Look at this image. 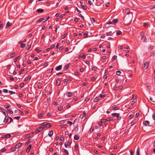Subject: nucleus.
Here are the masks:
<instances>
[{
    "instance_id": "nucleus-50",
    "label": "nucleus",
    "mask_w": 155,
    "mask_h": 155,
    "mask_svg": "<svg viewBox=\"0 0 155 155\" xmlns=\"http://www.w3.org/2000/svg\"><path fill=\"white\" fill-rule=\"evenodd\" d=\"M9 92L10 94H15V92H13L12 91H9Z\"/></svg>"
},
{
    "instance_id": "nucleus-28",
    "label": "nucleus",
    "mask_w": 155,
    "mask_h": 155,
    "mask_svg": "<svg viewBox=\"0 0 155 155\" xmlns=\"http://www.w3.org/2000/svg\"><path fill=\"white\" fill-rule=\"evenodd\" d=\"M63 108V106H59L58 108V111H61Z\"/></svg>"
},
{
    "instance_id": "nucleus-64",
    "label": "nucleus",
    "mask_w": 155,
    "mask_h": 155,
    "mask_svg": "<svg viewBox=\"0 0 155 155\" xmlns=\"http://www.w3.org/2000/svg\"><path fill=\"white\" fill-rule=\"evenodd\" d=\"M64 138L63 137H61L60 138V140L61 141H63L64 140Z\"/></svg>"
},
{
    "instance_id": "nucleus-13",
    "label": "nucleus",
    "mask_w": 155,
    "mask_h": 155,
    "mask_svg": "<svg viewBox=\"0 0 155 155\" xmlns=\"http://www.w3.org/2000/svg\"><path fill=\"white\" fill-rule=\"evenodd\" d=\"M22 143H18L15 145V148L17 149L19 148L20 147Z\"/></svg>"
},
{
    "instance_id": "nucleus-42",
    "label": "nucleus",
    "mask_w": 155,
    "mask_h": 155,
    "mask_svg": "<svg viewBox=\"0 0 155 155\" xmlns=\"http://www.w3.org/2000/svg\"><path fill=\"white\" fill-rule=\"evenodd\" d=\"M65 121V120H61V121H59V123L60 124H64V123Z\"/></svg>"
},
{
    "instance_id": "nucleus-25",
    "label": "nucleus",
    "mask_w": 155,
    "mask_h": 155,
    "mask_svg": "<svg viewBox=\"0 0 155 155\" xmlns=\"http://www.w3.org/2000/svg\"><path fill=\"white\" fill-rule=\"evenodd\" d=\"M112 32L111 31H109L107 32L106 33V35L108 36H111L112 35Z\"/></svg>"
},
{
    "instance_id": "nucleus-3",
    "label": "nucleus",
    "mask_w": 155,
    "mask_h": 155,
    "mask_svg": "<svg viewBox=\"0 0 155 155\" xmlns=\"http://www.w3.org/2000/svg\"><path fill=\"white\" fill-rule=\"evenodd\" d=\"M111 115L113 117H117V119L118 120L121 119V117L120 116V114L118 113H112Z\"/></svg>"
},
{
    "instance_id": "nucleus-36",
    "label": "nucleus",
    "mask_w": 155,
    "mask_h": 155,
    "mask_svg": "<svg viewBox=\"0 0 155 155\" xmlns=\"http://www.w3.org/2000/svg\"><path fill=\"white\" fill-rule=\"evenodd\" d=\"M6 149L5 148H3L1 149V151L2 153H4L6 151Z\"/></svg>"
},
{
    "instance_id": "nucleus-54",
    "label": "nucleus",
    "mask_w": 155,
    "mask_h": 155,
    "mask_svg": "<svg viewBox=\"0 0 155 155\" xmlns=\"http://www.w3.org/2000/svg\"><path fill=\"white\" fill-rule=\"evenodd\" d=\"M148 24L147 23H143V26L145 27H147L148 26Z\"/></svg>"
},
{
    "instance_id": "nucleus-23",
    "label": "nucleus",
    "mask_w": 155,
    "mask_h": 155,
    "mask_svg": "<svg viewBox=\"0 0 155 155\" xmlns=\"http://www.w3.org/2000/svg\"><path fill=\"white\" fill-rule=\"evenodd\" d=\"M112 108L114 110H116L118 108V107H117L116 105L113 106Z\"/></svg>"
},
{
    "instance_id": "nucleus-57",
    "label": "nucleus",
    "mask_w": 155,
    "mask_h": 155,
    "mask_svg": "<svg viewBox=\"0 0 155 155\" xmlns=\"http://www.w3.org/2000/svg\"><path fill=\"white\" fill-rule=\"evenodd\" d=\"M107 78V76L106 74H104L103 77V78L104 79H106Z\"/></svg>"
},
{
    "instance_id": "nucleus-31",
    "label": "nucleus",
    "mask_w": 155,
    "mask_h": 155,
    "mask_svg": "<svg viewBox=\"0 0 155 155\" xmlns=\"http://www.w3.org/2000/svg\"><path fill=\"white\" fill-rule=\"evenodd\" d=\"M121 73V72L120 71H117L116 72L117 75H120Z\"/></svg>"
},
{
    "instance_id": "nucleus-63",
    "label": "nucleus",
    "mask_w": 155,
    "mask_h": 155,
    "mask_svg": "<svg viewBox=\"0 0 155 155\" xmlns=\"http://www.w3.org/2000/svg\"><path fill=\"white\" fill-rule=\"evenodd\" d=\"M9 78H10V79L11 81H14V78L13 77H9Z\"/></svg>"
},
{
    "instance_id": "nucleus-1",
    "label": "nucleus",
    "mask_w": 155,
    "mask_h": 155,
    "mask_svg": "<svg viewBox=\"0 0 155 155\" xmlns=\"http://www.w3.org/2000/svg\"><path fill=\"white\" fill-rule=\"evenodd\" d=\"M41 124H40L39 127L36 129L35 133V134H37L40 132L42 131L43 130V127Z\"/></svg>"
},
{
    "instance_id": "nucleus-34",
    "label": "nucleus",
    "mask_w": 155,
    "mask_h": 155,
    "mask_svg": "<svg viewBox=\"0 0 155 155\" xmlns=\"http://www.w3.org/2000/svg\"><path fill=\"white\" fill-rule=\"evenodd\" d=\"M20 58V56H17V57L16 58H15V59H14V62H16L17 60V59H18Z\"/></svg>"
},
{
    "instance_id": "nucleus-53",
    "label": "nucleus",
    "mask_w": 155,
    "mask_h": 155,
    "mask_svg": "<svg viewBox=\"0 0 155 155\" xmlns=\"http://www.w3.org/2000/svg\"><path fill=\"white\" fill-rule=\"evenodd\" d=\"M49 18H50V17L48 16L47 18H46V19H45V21H43V22H44L45 21H47Z\"/></svg>"
},
{
    "instance_id": "nucleus-59",
    "label": "nucleus",
    "mask_w": 155,
    "mask_h": 155,
    "mask_svg": "<svg viewBox=\"0 0 155 155\" xmlns=\"http://www.w3.org/2000/svg\"><path fill=\"white\" fill-rule=\"evenodd\" d=\"M66 35H67L66 34H64L63 35L61 36L62 38H64L65 37V36H66Z\"/></svg>"
},
{
    "instance_id": "nucleus-29",
    "label": "nucleus",
    "mask_w": 155,
    "mask_h": 155,
    "mask_svg": "<svg viewBox=\"0 0 155 155\" xmlns=\"http://www.w3.org/2000/svg\"><path fill=\"white\" fill-rule=\"evenodd\" d=\"M8 118L7 117V118H6V117L5 118V119H4V122L5 123H7V122H8Z\"/></svg>"
},
{
    "instance_id": "nucleus-12",
    "label": "nucleus",
    "mask_w": 155,
    "mask_h": 155,
    "mask_svg": "<svg viewBox=\"0 0 155 155\" xmlns=\"http://www.w3.org/2000/svg\"><path fill=\"white\" fill-rule=\"evenodd\" d=\"M44 11L43 9L41 8H39L37 9L36 10V12L38 13H42Z\"/></svg>"
},
{
    "instance_id": "nucleus-45",
    "label": "nucleus",
    "mask_w": 155,
    "mask_h": 155,
    "mask_svg": "<svg viewBox=\"0 0 155 155\" xmlns=\"http://www.w3.org/2000/svg\"><path fill=\"white\" fill-rule=\"evenodd\" d=\"M67 124H70V125H71L72 124V123L71 121H68L67 122Z\"/></svg>"
},
{
    "instance_id": "nucleus-10",
    "label": "nucleus",
    "mask_w": 155,
    "mask_h": 155,
    "mask_svg": "<svg viewBox=\"0 0 155 155\" xmlns=\"http://www.w3.org/2000/svg\"><path fill=\"white\" fill-rule=\"evenodd\" d=\"M86 113L85 112V111L84 112L83 114L81 115L80 116V118L81 119H82L86 115Z\"/></svg>"
},
{
    "instance_id": "nucleus-56",
    "label": "nucleus",
    "mask_w": 155,
    "mask_h": 155,
    "mask_svg": "<svg viewBox=\"0 0 155 155\" xmlns=\"http://www.w3.org/2000/svg\"><path fill=\"white\" fill-rule=\"evenodd\" d=\"M102 122L101 121H100L98 123V125L99 126H102Z\"/></svg>"
},
{
    "instance_id": "nucleus-58",
    "label": "nucleus",
    "mask_w": 155,
    "mask_h": 155,
    "mask_svg": "<svg viewBox=\"0 0 155 155\" xmlns=\"http://www.w3.org/2000/svg\"><path fill=\"white\" fill-rule=\"evenodd\" d=\"M100 97H101V98H104L105 97V95H102L101 94L100 95Z\"/></svg>"
},
{
    "instance_id": "nucleus-7",
    "label": "nucleus",
    "mask_w": 155,
    "mask_h": 155,
    "mask_svg": "<svg viewBox=\"0 0 155 155\" xmlns=\"http://www.w3.org/2000/svg\"><path fill=\"white\" fill-rule=\"evenodd\" d=\"M31 76L30 75L28 76L27 77H26L24 79V81H27L28 80L30 81L31 79Z\"/></svg>"
},
{
    "instance_id": "nucleus-17",
    "label": "nucleus",
    "mask_w": 155,
    "mask_h": 155,
    "mask_svg": "<svg viewBox=\"0 0 155 155\" xmlns=\"http://www.w3.org/2000/svg\"><path fill=\"white\" fill-rule=\"evenodd\" d=\"M114 120L113 118L112 117H107L106 118V120L107 121H110L113 120Z\"/></svg>"
},
{
    "instance_id": "nucleus-40",
    "label": "nucleus",
    "mask_w": 155,
    "mask_h": 155,
    "mask_svg": "<svg viewBox=\"0 0 155 155\" xmlns=\"http://www.w3.org/2000/svg\"><path fill=\"white\" fill-rule=\"evenodd\" d=\"M117 58V56L116 55L114 56L112 58V60L113 61L116 59Z\"/></svg>"
},
{
    "instance_id": "nucleus-32",
    "label": "nucleus",
    "mask_w": 155,
    "mask_h": 155,
    "mask_svg": "<svg viewBox=\"0 0 155 155\" xmlns=\"http://www.w3.org/2000/svg\"><path fill=\"white\" fill-rule=\"evenodd\" d=\"M67 125L66 124H63L61 126V127L62 128H67Z\"/></svg>"
},
{
    "instance_id": "nucleus-11",
    "label": "nucleus",
    "mask_w": 155,
    "mask_h": 155,
    "mask_svg": "<svg viewBox=\"0 0 155 155\" xmlns=\"http://www.w3.org/2000/svg\"><path fill=\"white\" fill-rule=\"evenodd\" d=\"M62 65H60L57 66V67H56L55 68V69L57 71L60 70L62 68Z\"/></svg>"
},
{
    "instance_id": "nucleus-16",
    "label": "nucleus",
    "mask_w": 155,
    "mask_h": 155,
    "mask_svg": "<svg viewBox=\"0 0 155 155\" xmlns=\"http://www.w3.org/2000/svg\"><path fill=\"white\" fill-rule=\"evenodd\" d=\"M81 8L84 10H86L87 9V6L84 5H83L82 4H81Z\"/></svg>"
},
{
    "instance_id": "nucleus-43",
    "label": "nucleus",
    "mask_w": 155,
    "mask_h": 155,
    "mask_svg": "<svg viewBox=\"0 0 155 155\" xmlns=\"http://www.w3.org/2000/svg\"><path fill=\"white\" fill-rule=\"evenodd\" d=\"M97 79V78L94 77H92L91 78V80L92 81H95Z\"/></svg>"
},
{
    "instance_id": "nucleus-19",
    "label": "nucleus",
    "mask_w": 155,
    "mask_h": 155,
    "mask_svg": "<svg viewBox=\"0 0 155 155\" xmlns=\"http://www.w3.org/2000/svg\"><path fill=\"white\" fill-rule=\"evenodd\" d=\"M45 19L43 18H40V19H38L37 21V23H39L41 22V21H42L43 20H44Z\"/></svg>"
},
{
    "instance_id": "nucleus-26",
    "label": "nucleus",
    "mask_w": 155,
    "mask_h": 155,
    "mask_svg": "<svg viewBox=\"0 0 155 155\" xmlns=\"http://www.w3.org/2000/svg\"><path fill=\"white\" fill-rule=\"evenodd\" d=\"M99 100L98 97H96L94 99L93 101L94 102H97Z\"/></svg>"
},
{
    "instance_id": "nucleus-22",
    "label": "nucleus",
    "mask_w": 155,
    "mask_h": 155,
    "mask_svg": "<svg viewBox=\"0 0 155 155\" xmlns=\"http://www.w3.org/2000/svg\"><path fill=\"white\" fill-rule=\"evenodd\" d=\"M53 135V132L52 131H49V133L48 134V135L50 137H51Z\"/></svg>"
},
{
    "instance_id": "nucleus-37",
    "label": "nucleus",
    "mask_w": 155,
    "mask_h": 155,
    "mask_svg": "<svg viewBox=\"0 0 155 155\" xmlns=\"http://www.w3.org/2000/svg\"><path fill=\"white\" fill-rule=\"evenodd\" d=\"M44 116L43 114H38V117H41Z\"/></svg>"
},
{
    "instance_id": "nucleus-48",
    "label": "nucleus",
    "mask_w": 155,
    "mask_h": 155,
    "mask_svg": "<svg viewBox=\"0 0 155 155\" xmlns=\"http://www.w3.org/2000/svg\"><path fill=\"white\" fill-rule=\"evenodd\" d=\"M123 88V86L122 85H120L118 87V89L119 90H121Z\"/></svg>"
},
{
    "instance_id": "nucleus-2",
    "label": "nucleus",
    "mask_w": 155,
    "mask_h": 155,
    "mask_svg": "<svg viewBox=\"0 0 155 155\" xmlns=\"http://www.w3.org/2000/svg\"><path fill=\"white\" fill-rule=\"evenodd\" d=\"M43 127V128L45 127L46 128H50L51 127V125L50 123H47V122H45L41 124Z\"/></svg>"
},
{
    "instance_id": "nucleus-20",
    "label": "nucleus",
    "mask_w": 155,
    "mask_h": 155,
    "mask_svg": "<svg viewBox=\"0 0 155 155\" xmlns=\"http://www.w3.org/2000/svg\"><path fill=\"white\" fill-rule=\"evenodd\" d=\"M69 64H67L65 66L64 68V70H67L69 68Z\"/></svg>"
},
{
    "instance_id": "nucleus-38",
    "label": "nucleus",
    "mask_w": 155,
    "mask_h": 155,
    "mask_svg": "<svg viewBox=\"0 0 155 155\" xmlns=\"http://www.w3.org/2000/svg\"><path fill=\"white\" fill-rule=\"evenodd\" d=\"M31 45H27V49L28 50L31 47Z\"/></svg>"
},
{
    "instance_id": "nucleus-30",
    "label": "nucleus",
    "mask_w": 155,
    "mask_h": 155,
    "mask_svg": "<svg viewBox=\"0 0 155 155\" xmlns=\"http://www.w3.org/2000/svg\"><path fill=\"white\" fill-rule=\"evenodd\" d=\"M35 51H36L37 52L39 53L41 52V50L38 49V48H36L35 49Z\"/></svg>"
},
{
    "instance_id": "nucleus-33",
    "label": "nucleus",
    "mask_w": 155,
    "mask_h": 155,
    "mask_svg": "<svg viewBox=\"0 0 155 155\" xmlns=\"http://www.w3.org/2000/svg\"><path fill=\"white\" fill-rule=\"evenodd\" d=\"M118 21V20L117 19H114L112 21V22L113 23H116Z\"/></svg>"
},
{
    "instance_id": "nucleus-18",
    "label": "nucleus",
    "mask_w": 155,
    "mask_h": 155,
    "mask_svg": "<svg viewBox=\"0 0 155 155\" xmlns=\"http://www.w3.org/2000/svg\"><path fill=\"white\" fill-rule=\"evenodd\" d=\"M72 93L70 92H67L66 93V95L68 97H71L72 96Z\"/></svg>"
},
{
    "instance_id": "nucleus-61",
    "label": "nucleus",
    "mask_w": 155,
    "mask_h": 155,
    "mask_svg": "<svg viewBox=\"0 0 155 155\" xmlns=\"http://www.w3.org/2000/svg\"><path fill=\"white\" fill-rule=\"evenodd\" d=\"M80 71L81 72H83L84 71V69L83 68H81L80 69Z\"/></svg>"
},
{
    "instance_id": "nucleus-8",
    "label": "nucleus",
    "mask_w": 155,
    "mask_h": 155,
    "mask_svg": "<svg viewBox=\"0 0 155 155\" xmlns=\"http://www.w3.org/2000/svg\"><path fill=\"white\" fill-rule=\"evenodd\" d=\"M61 81L60 79L58 78L56 81V84L57 85L59 86L61 84Z\"/></svg>"
},
{
    "instance_id": "nucleus-51",
    "label": "nucleus",
    "mask_w": 155,
    "mask_h": 155,
    "mask_svg": "<svg viewBox=\"0 0 155 155\" xmlns=\"http://www.w3.org/2000/svg\"><path fill=\"white\" fill-rule=\"evenodd\" d=\"M15 148H16L15 147H12L11 149V150H12V151L14 152L15 150Z\"/></svg>"
},
{
    "instance_id": "nucleus-41",
    "label": "nucleus",
    "mask_w": 155,
    "mask_h": 155,
    "mask_svg": "<svg viewBox=\"0 0 155 155\" xmlns=\"http://www.w3.org/2000/svg\"><path fill=\"white\" fill-rule=\"evenodd\" d=\"M25 46V44H23L21 45L20 47L21 48H23Z\"/></svg>"
},
{
    "instance_id": "nucleus-62",
    "label": "nucleus",
    "mask_w": 155,
    "mask_h": 155,
    "mask_svg": "<svg viewBox=\"0 0 155 155\" xmlns=\"http://www.w3.org/2000/svg\"><path fill=\"white\" fill-rule=\"evenodd\" d=\"M135 123L134 121H133L130 123L131 125V126L133 125H134L135 124Z\"/></svg>"
},
{
    "instance_id": "nucleus-15",
    "label": "nucleus",
    "mask_w": 155,
    "mask_h": 155,
    "mask_svg": "<svg viewBox=\"0 0 155 155\" xmlns=\"http://www.w3.org/2000/svg\"><path fill=\"white\" fill-rule=\"evenodd\" d=\"M12 25V23H10L8 21L7 23L6 24V28H8L10 26H11V25Z\"/></svg>"
},
{
    "instance_id": "nucleus-6",
    "label": "nucleus",
    "mask_w": 155,
    "mask_h": 155,
    "mask_svg": "<svg viewBox=\"0 0 155 155\" xmlns=\"http://www.w3.org/2000/svg\"><path fill=\"white\" fill-rule=\"evenodd\" d=\"M71 142H70V141H68L67 142H65L64 143V146L65 147L67 148L68 146H70L71 145Z\"/></svg>"
},
{
    "instance_id": "nucleus-14",
    "label": "nucleus",
    "mask_w": 155,
    "mask_h": 155,
    "mask_svg": "<svg viewBox=\"0 0 155 155\" xmlns=\"http://www.w3.org/2000/svg\"><path fill=\"white\" fill-rule=\"evenodd\" d=\"M80 137L77 135H75L74 137V139L76 140H78L79 139Z\"/></svg>"
},
{
    "instance_id": "nucleus-44",
    "label": "nucleus",
    "mask_w": 155,
    "mask_h": 155,
    "mask_svg": "<svg viewBox=\"0 0 155 155\" xmlns=\"http://www.w3.org/2000/svg\"><path fill=\"white\" fill-rule=\"evenodd\" d=\"M8 112L10 114H12L13 113V111L11 109H9L8 110Z\"/></svg>"
},
{
    "instance_id": "nucleus-49",
    "label": "nucleus",
    "mask_w": 155,
    "mask_h": 155,
    "mask_svg": "<svg viewBox=\"0 0 155 155\" xmlns=\"http://www.w3.org/2000/svg\"><path fill=\"white\" fill-rule=\"evenodd\" d=\"M3 91L4 93H7L8 92V91L7 89H3Z\"/></svg>"
},
{
    "instance_id": "nucleus-55",
    "label": "nucleus",
    "mask_w": 155,
    "mask_h": 155,
    "mask_svg": "<svg viewBox=\"0 0 155 155\" xmlns=\"http://www.w3.org/2000/svg\"><path fill=\"white\" fill-rule=\"evenodd\" d=\"M30 134H28L25 137L26 138L28 139L30 137Z\"/></svg>"
},
{
    "instance_id": "nucleus-24",
    "label": "nucleus",
    "mask_w": 155,
    "mask_h": 155,
    "mask_svg": "<svg viewBox=\"0 0 155 155\" xmlns=\"http://www.w3.org/2000/svg\"><path fill=\"white\" fill-rule=\"evenodd\" d=\"M125 13H127V14H129L130 12V10L128 8H126L125 9Z\"/></svg>"
},
{
    "instance_id": "nucleus-60",
    "label": "nucleus",
    "mask_w": 155,
    "mask_h": 155,
    "mask_svg": "<svg viewBox=\"0 0 155 155\" xmlns=\"http://www.w3.org/2000/svg\"><path fill=\"white\" fill-rule=\"evenodd\" d=\"M21 117L20 116H17V117H14V118L16 119L17 120H19L20 119Z\"/></svg>"
},
{
    "instance_id": "nucleus-39",
    "label": "nucleus",
    "mask_w": 155,
    "mask_h": 155,
    "mask_svg": "<svg viewBox=\"0 0 155 155\" xmlns=\"http://www.w3.org/2000/svg\"><path fill=\"white\" fill-rule=\"evenodd\" d=\"M137 155H140L139 154V149L138 147L137 150Z\"/></svg>"
},
{
    "instance_id": "nucleus-27",
    "label": "nucleus",
    "mask_w": 155,
    "mask_h": 155,
    "mask_svg": "<svg viewBox=\"0 0 155 155\" xmlns=\"http://www.w3.org/2000/svg\"><path fill=\"white\" fill-rule=\"evenodd\" d=\"M116 33L117 35H121L122 34V32L120 30H118L117 31Z\"/></svg>"
},
{
    "instance_id": "nucleus-21",
    "label": "nucleus",
    "mask_w": 155,
    "mask_h": 155,
    "mask_svg": "<svg viewBox=\"0 0 155 155\" xmlns=\"http://www.w3.org/2000/svg\"><path fill=\"white\" fill-rule=\"evenodd\" d=\"M144 124L146 126H147L149 125L150 122L148 121L147 120L144 122Z\"/></svg>"
},
{
    "instance_id": "nucleus-46",
    "label": "nucleus",
    "mask_w": 155,
    "mask_h": 155,
    "mask_svg": "<svg viewBox=\"0 0 155 155\" xmlns=\"http://www.w3.org/2000/svg\"><path fill=\"white\" fill-rule=\"evenodd\" d=\"M152 118L153 120H155V114L153 113L152 114Z\"/></svg>"
},
{
    "instance_id": "nucleus-4",
    "label": "nucleus",
    "mask_w": 155,
    "mask_h": 155,
    "mask_svg": "<svg viewBox=\"0 0 155 155\" xmlns=\"http://www.w3.org/2000/svg\"><path fill=\"white\" fill-rule=\"evenodd\" d=\"M149 66V63L148 62H145L143 67V70H146L147 69Z\"/></svg>"
},
{
    "instance_id": "nucleus-35",
    "label": "nucleus",
    "mask_w": 155,
    "mask_h": 155,
    "mask_svg": "<svg viewBox=\"0 0 155 155\" xmlns=\"http://www.w3.org/2000/svg\"><path fill=\"white\" fill-rule=\"evenodd\" d=\"M63 150H64V152L66 153L67 155H68L69 153L68 150L65 149H63Z\"/></svg>"
},
{
    "instance_id": "nucleus-5",
    "label": "nucleus",
    "mask_w": 155,
    "mask_h": 155,
    "mask_svg": "<svg viewBox=\"0 0 155 155\" xmlns=\"http://www.w3.org/2000/svg\"><path fill=\"white\" fill-rule=\"evenodd\" d=\"M11 135L9 134H7L3 136L2 137V138H8L10 137Z\"/></svg>"
},
{
    "instance_id": "nucleus-9",
    "label": "nucleus",
    "mask_w": 155,
    "mask_h": 155,
    "mask_svg": "<svg viewBox=\"0 0 155 155\" xmlns=\"http://www.w3.org/2000/svg\"><path fill=\"white\" fill-rule=\"evenodd\" d=\"M31 145H30L28 146V147L26 150V152L27 153H28L30 151V150L31 148Z\"/></svg>"
},
{
    "instance_id": "nucleus-47",
    "label": "nucleus",
    "mask_w": 155,
    "mask_h": 155,
    "mask_svg": "<svg viewBox=\"0 0 155 155\" xmlns=\"http://www.w3.org/2000/svg\"><path fill=\"white\" fill-rule=\"evenodd\" d=\"M94 131V127H91L90 129V131L91 132H92Z\"/></svg>"
},
{
    "instance_id": "nucleus-52",
    "label": "nucleus",
    "mask_w": 155,
    "mask_h": 155,
    "mask_svg": "<svg viewBox=\"0 0 155 155\" xmlns=\"http://www.w3.org/2000/svg\"><path fill=\"white\" fill-rule=\"evenodd\" d=\"M74 74L76 76H77L79 75V73L78 72H75L74 73Z\"/></svg>"
}]
</instances>
